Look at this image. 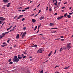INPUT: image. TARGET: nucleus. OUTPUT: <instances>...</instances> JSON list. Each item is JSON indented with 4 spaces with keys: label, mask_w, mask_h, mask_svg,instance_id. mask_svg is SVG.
<instances>
[{
    "label": "nucleus",
    "mask_w": 73,
    "mask_h": 73,
    "mask_svg": "<svg viewBox=\"0 0 73 73\" xmlns=\"http://www.w3.org/2000/svg\"><path fill=\"white\" fill-rule=\"evenodd\" d=\"M13 62H17L19 61V59L17 58V56H15L13 58Z\"/></svg>",
    "instance_id": "f257e3e1"
},
{
    "label": "nucleus",
    "mask_w": 73,
    "mask_h": 73,
    "mask_svg": "<svg viewBox=\"0 0 73 73\" xmlns=\"http://www.w3.org/2000/svg\"><path fill=\"white\" fill-rule=\"evenodd\" d=\"M43 51H44V49H43L42 48H40L38 51L37 53H42V52H43Z\"/></svg>",
    "instance_id": "f03ea898"
},
{
    "label": "nucleus",
    "mask_w": 73,
    "mask_h": 73,
    "mask_svg": "<svg viewBox=\"0 0 73 73\" xmlns=\"http://www.w3.org/2000/svg\"><path fill=\"white\" fill-rule=\"evenodd\" d=\"M71 48L70 45H69V44L67 45V46L65 47V49H67L68 50H69Z\"/></svg>",
    "instance_id": "7ed1b4c3"
},
{
    "label": "nucleus",
    "mask_w": 73,
    "mask_h": 73,
    "mask_svg": "<svg viewBox=\"0 0 73 73\" xmlns=\"http://www.w3.org/2000/svg\"><path fill=\"white\" fill-rule=\"evenodd\" d=\"M9 33V32H7L6 33H4L2 34V35L1 36L2 37H4L5 36V35H6L7 33Z\"/></svg>",
    "instance_id": "20e7f679"
},
{
    "label": "nucleus",
    "mask_w": 73,
    "mask_h": 73,
    "mask_svg": "<svg viewBox=\"0 0 73 73\" xmlns=\"http://www.w3.org/2000/svg\"><path fill=\"white\" fill-rule=\"evenodd\" d=\"M26 34H27V33H26V32H25L23 33L22 37V38H24V37Z\"/></svg>",
    "instance_id": "39448f33"
},
{
    "label": "nucleus",
    "mask_w": 73,
    "mask_h": 73,
    "mask_svg": "<svg viewBox=\"0 0 73 73\" xmlns=\"http://www.w3.org/2000/svg\"><path fill=\"white\" fill-rule=\"evenodd\" d=\"M18 59H19V60H21V59L22 58L21 56L20 55H18Z\"/></svg>",
    "instance_id": "423d86ee"
},
{
    "label": "nucleus",
    "mask_w": 73,
    "mask_h": 73,
    "mask_svg": "<svg viewBox=\"0 0 73 73\" xmlns=\"http://www.w3.org/2000/svg\"><path fill=\"white\" fill-rule=\"evenodd\" d=\"M64 16H61L60 17H58L57 19L58 20H60V19H62V18Z\"/></svg>",
    "instance_id": "0eeeda50"
},
{
    "label": "nucleus",
    "mask_w": 73,
    "mask_h": 73,
    "mask_svg": "<svg viewBox=\"0 0 73 73\" xmlns=\"http://www.w3.org/2000/svg\"><path fill=\"white\" fill-rule=\"evenodd\" d=\"M3 3H8V0H3Z\"/></svg>",
    "instance_id": "6e6552de"
},
{
    "label": "nucleus",
    "mask_w": 73,
    "mask_h": 73,
    "mask_svg": "<svg viewBox=\"0 0 73 73\" xmlns=\"http://www.w3.org/2000/svg\"><path fill=\"white\" fill-rule=\"evenodd\" d=\"M23 17V15H20L19 16V17L17 18V19H20V18H21V17Z\"/></svg>",
    "instance_id": "1a4fd4ad"
},
{
    "label": "nucleus",
    "mask_w": 73,
    "mask_h": 73,
    "mask_svg": "<svg viewBox=\"0 0 73 73\" xmlns=\"http://www.w3.org/2000/svg\"><path fill=\"white\" fill-rule=\"evenodd\" d=\"M5 19L3 18V17H0V20H1L3 21H4V20H5Z\"/></svg>",
    "instance_id": "9d476101"
},
{
    "label": "nucleus",
    "mask_w": 73,
    "mask_h": 73,
    "mask_svg": "<svg viewBox=\"0 0 73 73\" xmlns=\"http://www.w3.org/2000/svg\"><path fill=\"white\" fill-rule=\"evenodd\" d=\"M44 16H42L40 18V20H42V19H44Z\"/></svg>",
    "instance_id": "9b49d317"
},
{
    "label": "nucleus",
    "mask_w": 73,
    "mask_h": 73,
    "mask_svg": "<svg viewBox=\"0 0 73 73\" xmlns=\"http://www.w3.org/2000/svg\"><path fill=\"white\" fill-rule=\"evenodd\" d=\"M32 20L33 23H35V22L36 21V20H35V19H33Z\"/></svg>",
    "instance_id": "f8f14e48"
},
{
    "label": "nucleus",
    "mask_w": 73,
    "mask_h": 73,
    "mask_svg": "<svg viewBox=\"0 0 73 73\" xmlns=\"http://www.w3.org/2000/svg\"><path fill=\"white\" fill-rule=\"evenodd\" d=\"M19 34H18L16 37V38H19Z\"/></svg>",
    "instance_id": "ddd939ff"
},
{
    "label": "nucleus",
    "mask_w": 73,
    "mask_h": 73,
    "mask_svg": "<svg viewBox=\"0 0 73 73\" xmlns=\"http://www.w3.org/2000/svg\"><path fill=\"white\" fill-rule=\"evenodd\" d=\"M7 44L2 45L1 46L2 47H4V46H7Z\"/></svg>",
    "instance_id": "4468645a"
},
{
    "label": "nucleus",
    "mask_w": 73,
    "mask_h": 73,
    "mask_svg": "<svg viewBox=\"0 0 73 73\" xmlns=\"http://www.w3.org/2000/svg\"><path fill=\"white\" fill-rule=\"evenodd\" d=\"M54 5H56V6L57 5V0L56 1V2L55 3H54Z\"/></svg>",
    "instance_id": "2eb2a0df"
},
{
    "label": "nucleus",
    "mask_w": 73,
    "mask_h": 73,
    "mask_svg": "<svg viewBox=\"0 0 73 73\" xmlns=\"http://www.w3.org/2000/svg\"><path fill=\"white\" fill-rule=\"evenodd\" d=\"M16 25H15L14 26V27H13V29L11 30L10 31H13V30L15 29V28H16Z\"/></svg>",
    "instance_id": "dca6fc26"
},
{
    "label": "nucleus",
    "mask_w": 73,
    "mask_h": 73,
    "mask_svg": "<svg viewBox=\"0 0 73 73\" xmlns=\"http://www.w3.org/2000/svg\"><path fill=\"white\" fill-rule=\"evenodd\" d=\"M58 29V28L56 27L54 28H52L51 29Z\"/></svg>",
    "instance_id": "f3484780"
},
{
    "label": "nucleus",
    "mask_w": 73,
    "mask_h": 73,
    "mask_svg": "<svg viewBox=\"0 0 73 73\" xmlns=\"http://www.w3.org/2000/svg\"><path fill=\"white\" fill-rule=\"evenodd\" d=\"M41 25V24L40 23V25L38 26V29H39V28H40Z\"/></svg>",
    "instance_id": "a211bd4d"
},
{
    "label": "nucleus",
    "mask_w": 73,
    "mask_h": 73,
    "mask_svg": "<svg viewBox=\"0 0 73 73\" xmlns=\"http://www.w3.org/2000/svg\"><path fill=\"white\" fill-rule=\"evenodd\" d=\"M11 4V3H8L7 5V7H9V5H10Z\"/></svg>",
    "instance_id": "6ab92c4d"
},
{
    "label": "nucleus",
    "mask_w": 73,
    "mask_h": 73,
    "mask_svg": "<svg viewBox=\"0 0 73 73\" xmlns=\"http://www.w3.org/2000/svg\"><path fill=\"white\" fill-rule=\"evenodd\" d=\"M67 16L68 18H70V17H71V16H70V15H67Z\"/></svg>",
    "instance_id": "aec40b11"
},
{
    "label": "nucleus",
    "mask_w": 73,
    "mask_h": 73,
    "mask_svg": "<svg viewBox=\"0 0 73 73\" xmlns=\"http://www.w3.org/2000/svg\"><path fill=\"white\" fill-rule=\"evenodd\" d=\"M69 68V66H68L67 67H65L64 68V69H68Z\"/></svg>",
    "instance_id": "412c9836"
},
{
    "label": "nucleus",
    "mask_w": 73,
    "mask_h": 73,
    "mask_svg": "<svg viewBox=\"0 0 73 73\" xmlns=\"http://www.w3.org/2000/svg\"><path fill=\"white\" fill-rule=\"evenodd\" d=\"M37 26H36L34 29V31H36V29H37Z\"/></svg>",
    "instance_id": "4be33fe9"
},
{
    "label": "nucleus",
    "mask_w": 73,
    "mask_h": 73,
    "mask_svg": "<svg viewBox=\"0 0 73 73\" xmlns=\"http://www.w3.org/2000/svg\"><path fill=\"white\" fill-rule=\"evenodd\" d=\"M40 73H44V71L43 70H42L40 72Z\"/></svg>",
    "instance_id": "5701e85b"
},
{
    "label": "nucleus",
    "mask_w": 73,
    "mask_h": 73,
    "mask_svg": "<svg viewBox=\"0 0 73 73\" xmlns=\"http://www.w3.org/2000/svg\"><path fill=\"white\" fill-rule=\"evenodd\" d=\"M62 48H61L60 49V50H59L60 52H61V51H62Z\"/></svg>",
    "instance_id": "b1692460"
},
{
    "label": "nucleus",
    "mask_w": 73,
    "mask_h": 73,
    "mask_svg": "<svg viewBox=\"0 0 73 73\" xmlns=\"http://www.w3.org/2000/svg\"><path fill=\"white\" fill-rule=\"evenodd\" d=\"M50 24L51 26H52V25H54L53 23H50Z\"/></svg>",
    "instance_id": "393cba45"
},
{
    "label": "nucleus",
    "mask_w": 73,
    "mask_h": 73,
    "mask_svg": "<svg viewBox=\"0 0 73 73\" xmlns=\"http://www.w3.org/2000/svg\"><path fill=\"white\" fill-rule=\"evenodd\" d=\"M60 66H56L54 67V69L56 68H57V67H59Z\"/></svg>",
    "instance_id": "a878e982"
},
{
    "label": "nucleus",
    "mask_w": 73,
    "mask_h": 73,
    "mask_svg": "<svg viewBox=\"0 0 73 73\" xmlns=\"http://www.w3.org/2000/svg\"><path fill=\"white\" fill-rule=\"evenodd\" d=\"M67 14V13H66V14L64 15V16L65 17H66Z\"/></svg>",
    "instance_id": "bb28decb"
},
{
    "label": "nucleus",
    "mask_w": 73,
    "mask_h": 73,
    "mask_svg": "<svg viewBox=\"0 0 73 73\" xmlns=\"http://www.w3.org/2000/svg\"><path fill=\"white\" fill-rule=\"evenodd\" d=\"M28 9H29V7H27V8H25V10Z\"/></svg>",
    "instance_id": "cd10ccee"
},
{
    "label": "nucleus",
    "mask_w": 73,
    "mask_h": 73,
    "mask_svg": "<svg viewBox=\"0 0 73 73\" xmlns=\"http://www.w3.org/2000/svg\"><path fill=\"white\" fill-rule=\"evenodd\" d=\"M13 64V62H11L9 63V64Z\"/></svg>",
    "instance_id": "c85d7f7f"
},
{
    "label": "nucleus",
    "mask_w": 73,
    "mask_h": 73,
    "mask_svg": "<svg viewBox=\"0 0 73 73\" xmlns=\"http://www.w3.org/2000/svg\"><path fill=\"white\" fill-rule=\"evenodd\" d=\"M21 20L22 21H23L25 20V18H23V19H22Z\"/></svg>",
    "instance_id": "c756f323"
},
{
    "label": "nucleus",
    "mask_w": 73,
    "mask_h": 73,
    "mask_svg": "<svg viewBox=\"0 0 73 73\" xmlns=\"http://www.w3.org/2000/svg\"><path fill=\"white\" fill-rule=\"evenodd\" d=\"M60 38H64V36H60Z\"/></svg>",
    "instance_id": "7c9ffc66"
},
{
    "label": "nucleus",
    "mask_w": 73,
    "mask_h": 73,
    "mask_svg": "<svg viewBox=\"0 0 73 73\" xmlns=\"http://www.w3.org/2000/svg\"><path fill=\"white\" fill-rule=\"evenodd\" d=\"M24 56V54H22V55H21V57L22 58V57Z\"/></svg>",
    "instance_id": "2f4dec72"
},
{
    "label": "nucleus",
    "mask_w": 73,
    "mask_h": 73,
    "mask_svg": "<svg viewBox=\"0 0 73 73\" xmlns=\"http://www.w3.org/2000/svg\"><path fill=\"white\" fill-rule=\"evenodd\" d=\"M26 58V56H24L22 58H23V59H24V58Z\"/></svg>",
    "instance_id": "473e14b6"
},
{
    "label": "nucleus",
    "mask_w": 73,
    "mask_h": 73,
    "mask_svg": "<svg viewBox=\"0 0 73 73\" xmlns=\"http://www.w3.org/2000/svg\"><path fill=\"white\" fill-rule=\"evenodd\" d=\"M56 51H57V50H56L54 53V54H55L56 53Z\"/></svg>",
    "instance_id": "72a5a7b5"
},
{
    "label": "nucleus",
    "mask_w": 73,
    "mask_h": 73,
    "mask_svg": "<svg viewBox=\"0 0 73 73\" xmlns=\"http://www.w3.org/2000/svg\"><path fill=\"white\" fill-rule=\"evenodd\" d=\"M11 59H10L9 60V62H11Z\"/></svg>",
    "instance_id": "f704fd0d"
},
{
    "label": "nucleus",
    "mask_w": 73,
    "mask_h": 73,
    "mask_svg": "<svg viewBox=\"0 0 73 73\" xmlns=\"http://www.w3.org/2000/svg\"><path fill=\"white\" fill-rule=\"evenodd\" d=\"M27 29V28L26 27H24L23 29L24 31H25V29Z\"/></svg>",
    "instance_id": "c9c22d12"
},
{
    "label": "nucleus",
    "mask_w": 73,
    "mask_h": 73,
    "mask_svg": "<svg viewBox=\"0 0 73 73\" xmlns=\"http://www.w3.org/2000/svg\"><path fill=\"white\" fill-rule=\"evenodd\" d=\"M52 9L51 8L49 10L50 12H52Z\"/></svg>",
    "instance_id": "e433bc0d"
},
{
    "label": "nucleus",
    "mask_w": 73,
    "mask_h": 73,
    "mask_svg": "<svg viewBox=\"0 0 73 73\" xmlns=\"http://www.w3.org/2000/svg\"><path fill=\"white\" fill-rule=\"evenodd\" d=\"M38 32H39V29H38V31L36 33H38Z\"/></svg>",
    "instance_id": "4c0bfd02"
},
{
    "label": "nucleus",
    "mask_w": 73,
    "mask_h": 73,
    "mask_svg": "<svg viewBox=\"0 0 73 73\" xmlns=\"http://www.w3.org/2000/svg\"><path fill=\"white\" fill-rule=\"evenodd\" d=\"M73 12H72V13H69V15H72V14H73Z\"/></svg>",
    "instance_id": "58836bf2"
},
{
    "label": "nucleus",
    "mask_w": 73,
    "mask_h": 73,
    "mask_svg": "<svg viewBox=\"0 0 73 73\" xmlns=\"http://www.w3.org/2000/svg\"><path fill=\"white\" fill-rule=\"evenodd\" d=\"M34 47H37V46L36 45H34Z\"/></svg>",
    "instance_id": "ea45409f"
},
{
    "label": "nucleus",
    "mask_w": 73,
    "mask_h": 73,
    "mask_svg": "<svg viewBox=\"0 0 73 73\" xmlns=\"http://www.w3.org/2000/svg\"><path fill=\"white\" fill-rule=\"evenodd\" d=\"M61 41H64V39H62L60 40Z\"/></svg>",
    "instance_id": "a19ab883"
},
{
    "label": "nucleus",
    "mask_w": 73,
    "mask_h": 73,
    "mask_svg": "<svg viewBox=\"0 0 73 73\" xmlns=\"http://www.w3.org/2000/svg\"><path fill=\"white\" fill-rule=\"evenodd\" d=\"M40 12H41V10H39V12L38 13H40Z\"/></svg>",
    "instance_id": "79ce46f5"
},
{
    "label": "nucleus",
    "mask_w": 73,
    "mask_h": 73,
    "mask_svg": "<svg viewBox=\"0 0 73 73\" xmlns=\"http://www.w3.org/2000/svg\"><path fill=\"white\" fill-rule=\"evenodd\" d=\"M50 55H51V53H50L48 54V56H50Z\"/></svg>",
    "instance_id": "37998d69"
},
{
    "label": "nucleus",
    "mask_w": 73,
    "mask_h": 73,
    "mask_svg": "<svg viewBox=\"0 0 73 73\" xmlns=\"http://www.w3.org/2000/svg\"><path fill=\"white\" fill-rule=\"evenodd\" d=\"M1 22H3V21H0V24H2V23Z\"/></svg>",
    "instance_id": "c03bdc74"
},
{
    "label": "nucleus",
    "mask_w": 73,
    "mask_h": 73,
    "mask_svg": "<svg viewBox=\"0 0 73 73\" xmlns=\"http://www.w3.org/2000/svg\"><path fill=\"white\" fill-rule=\"evenodd\" d=\"M40 3L37 6V8H38V7H39V6H40Z\"/></svg>",
    "instance_id": "a18cd8bd"
},
{
    "label": "nucleus",
    "mask_w": 73,
    "mask_h": 73,
    "mask_svg": "<svg viewBox=\"0 0 73 73\" xmlns=\"http://www.w3.org/2000/svg\"><path fill=\"white\" fill-rule=\"evenodd\" d=\"M3 38L2 37V36H0V40H1V38Z\"/></svg>",
    "instance_id": "49530a36"
},
{
    "label": "nucleus",
    "mask_w": 73,
    "mask_h": 73,
    "mask_svg": "<svg viewBox=\"0 0 73 73\" xmlns=\"http://www.w3.org/2000/svg\"><path fill=\"white\" fill-rule=\"evenodd\" d=\"M38 14H36L35 15V17H36L37 16H38Z\"/></svg>",
    "instance_id": "de8ad7c7"
},
{
    "label": "nucleus",
    "mask_w": 73,
    "mask_h": 73,
    "mask_svg": "<svg viewBox=\"0 0 73 73\" xmlns=\"http://www.w3.org/2000/svg\"><path fill=\"white\" fill-rule=\"evenodd\" d=\"M24 54H27V53L25 52H24Z\"/></svg>",
    "instance_id": "09e8293b"
},
{
    "label": "nucleus",
    "mask_w": 73,
    "mask_h": 73,
    "mask_svg": "<svg viewBox=\"0 0 73 73\" xmlns=\"http://www.w3.org/2000/svg\"><path fill=\"white\" fill-rule=\"evenodd\" d=\"M60 38H57V39H55V40H60Z\"/></svg>",
    "instance_id": "8fccbe9b"
},
{
    "label": "nucleus",
    "mask_w": 73,
    "mask_h": 73,
    "mask_svg": "<svg viewBox=\"0 0 73 73\" xmlns=\"http://www.w3.org/2000/svg\"><path fill=\"white\" fill-rule=\"evenodd\" d=\"M48 7H47V8L46 9V11H48Z\"/></svg>",
    "instance_id": "3c124183"
},
{
    "label": "nucleus",
    "mask_w": 73,
    "mask_h": 73,
    "mask_svg": "<svg viewBox=\"0 0 73 73\" xmlns=\"http://www.w3.org/2000/svg\"><path fill=\"white\" fill-rule=\"evenodd\" d=\"M35 15V14H33L31 15V16H33V15Z\"/></svg>",
    "instance_id": "603ef678"
},
{
    "label": "nucleus",
    "mask_w": 73,
    "mask_h": 73,
    "mask_svg": "<svg viewBox=\"0 0 73 73\" xmlns=\"http://www.w3.org/2000/svg\"><path fill=\"white\" fill-rule=\"evenodd\" d=\"M57 15V13H56L54 14V15Z\"/></svg>",
    "instance_id": "864d4df0"
},
{
    "label": "nucleus",
    "mask_w": 73,
    "mask_h": 73,
    "mask_svg": "<svg viewBox=\"0 0 73 73\" xmlns=\"http://www.w3.org/2000/svg\"><path fill=\"white\" fill-rule=\"evenodd\" d=\"M65 8V7H62V9H64V8Z\"/></svg>",
    "instance_id": "5fc2aeb1"
},
{
    "label": "nucleus",
    "mask_w": 73,
    "mask_h": 73,
    "mask_svg": "<svg viewBox=\"0 0 73 73\" xmlns=\"http://www.w3.org/2000/svg\"><path fill=\"white\" fill-rule=\"evenodd\" d=\"M6 43L5 42L3 43V44H5Z\"/></svg>",
    "instance_id": "6e6d98bb"
},
{
    "label": "nucleus",
    "mask_w": 73,
    "mask_h": 73,
    "mask_svg": "<svg viewBox=\"0 0 73 73\" xmlns=\"http://www.w3.org/2000/svg\"><path fill=\"white\" fill-rule=\"evenodd\" d=\"M50 32L51 33H54L53 31H51Z\"/></svg>",
    "instance_id": "4d7b16f0"
},
{
    "label": "nucleus",
    "mask_w": 73,
    "mask_h": 73,
    "mask_svg": "<svg viewBox=\"0 0 73 73\" xmlns=\"http://www.w3.org/2000/svg\"><path fill=\"white\" fill-rule=\"evenodd\" d=\"M54 33H57V31H53Z\"/></svg>",
    "instance_id": "13d9d810"
},
{
    "label": "nucleus",
    "mask_w": 73,
    "mask_h": 73,
    "mask_svg": "<svg viewBox=\"0 0 73 73\" xmlns=\"http://www.w3.org/2000/svg\"><path fill=\"white\" fill-rule=\"evenodd\" d=\"M23 33H21V34H20L21 36V35H22V34H23Z\"/></svg>",
    "instance_id": "bf43d9fd"
},
{
    "label": "nucleus",
    "mask_w": 73,
    "mask_h": 73,
    "mask_svg": "<svg viewBox=\"0 0 73 73\" xmlns=\"http://www.w3.org/2000/svg\"><path fill=\"white\" fill-rule=\"evenodd\" d=\"M22 11V12H25V10H23Z\"/></svg>",
    "instance_id": "052dcab7"
},
{
    "label": "nucleus",
    "mask_w": 73,
    "mask_h": 73,
    "mask_svg": "<svg viewBox=\"0 0 73 73\" xmlns=\"http://www.w3.org/2000/svg\"><path fill=\"white\" fill-rule=\"evenodd\" d=\"M7 42H8V43H9V40H7Z\"/></svg>",
    "instance_id": "680f3d73"
},
{
    "label": "nucleus",
    "mask_w": 73,
    "mask_h": 73,
    "mask_svg": "<svg viewBox=\"0 0 73 73\" xmlns=\"http://www.w3.org/2000/svg\"><path fill=\"white\" fill-rule=\"evenodd\" d=\"M17 17V16H16L14 18V19H15L16 17Z\"/></svg>",
    "instance_id": "e2e57ef3"
},
{
    "label": "nucleus",
    "mask_w": 73,
    "mask_h": 73,
    "mask_svg": "<svg viewBox=\"0 0 73 73\" xmlns=\"http://www.w3.org/2000/svg\"><path fill=\"white\" fill-rule=\"evenodd\" d=\"M10 29L9 28H8L7 29V31H8V30H9Z\"/></svg>",
    "instance_id": "0e129e2a"
},
{
    "label": "nucleus",
    "mask_w": 73,
    "mask_h": 73,
    "mask_svg": "<svg viewBox=\"0 0 73 73\" xmlns=\"http://www.w3.org/2000/svg\"><path fill=\"white\" fill-rule=\"evenodd\" d=\"M70 44H71V43H69L67 45H70Z\"/></svg>",
    "instance_id": "69168bd1"
},
{
    "label": "nucleus",
    "mask_w": 73,
    "mask_h": 73,
    "mask_svg": "<svg viewBox=\"0 0 73 73\" xmlns=\"http://www.w3.org/2000/svg\"><path fill=\"white\" fill-rule=\"evenodd\" d=\"M36 9L35 8V9L33 10V11H36Z\"/></svg>",
    "instance_id": "338daca9"
},
{
    "label": "nucleus",
    "mask_w": 73,
    "mask_h": 73,
    "mask_svg": "<svg viewBox=\"0 0 73 73\" xmlns=\"http://www.w3.org/2000/svg\"><path fill=\"white\" fill-rule=\"evenodd\" d=\"M55 73H59V72H56Z\"/></svg>",
    "instance_id": "774afa93"
}]
</instances>
